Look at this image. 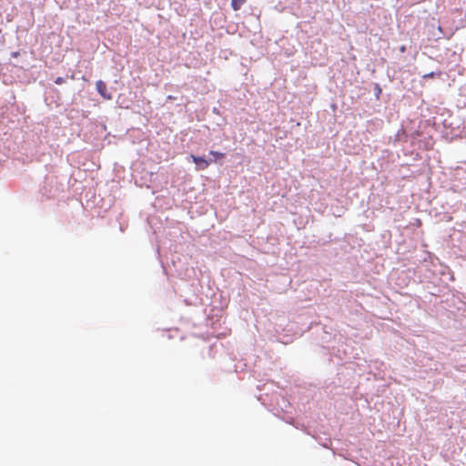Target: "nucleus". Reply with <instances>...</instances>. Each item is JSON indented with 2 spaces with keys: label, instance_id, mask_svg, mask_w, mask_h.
<instances>
[{
  "label": "nucleus",
  "instance_id": "1",
  "mask_svg": "<svg viewBox=\"0 0 466 466\" xmlns=\"http://www.w3.org/2000/svg\"><path fill=\"white\" fill-rule=\"evenodd\" d=\"M188 157L196 165V169L198 171L205 170L211 165V158H208L206 156L190 154Z\"/></svg>",
  "mask_w": 466,
  "mask_h": 466
},
{
  "label": "nucleus",
  "instance_id": "2",
  "mask_svg": "<svg viewBox=\"0 0 466 466\" xmlns=\"http://www.w3.org/2000/svg\"><path fill=\"white\" fill-rule=\"evenodd\" d=\"M443 132L446 137L454 138L460 136V126L454 127L452 122L443 121Z\"/></svg>",
  "mask_w": 466,
  "mask_h": 466
},
{
  "label": "nucleus",
  "instance_id": "3",
  "mask_svg": "<svg viewBox=\"0 0 466 466\" xmlns=\"http://www.w3.org/2000/svg\"><path fill=\"white\" fill-rule=\"evenodd\" d=\"M96 90L105 100H111L113 98L111 92L107 89L106 82L103 80H97L96 82Z\"/></svg>",
  "mask_w": 466,
  "mask_h": 466
},
{
  "label": "nucleus",
  "instance_id": "4",
  "mask_svg": "<svg viewBox=\"0 0 466 466\" xmlns=\"http://www.w3.org/2000/svg\"><path fill=\"white\" fill-rule=\"evenodd\" d=\"M439 274L441 276L440 281L443 286H447L449 281L454 280V276L449 268H441Z\"/></svg>",
  "mask_w": 466,
  "mask_h": 466
},
{
  "label": "nucleus",
  "instance_id": "5",
  "mask_svg": "<svg viewBox=\"0 0 466 466\" xmlns=\"http://www.w3.org/2000/svg\"><path fill=\"white\" fill-rule=\"evenodd\" d=\"M208 155L213 157V158H211V164L212 163H219V165H222L223 163L220 161L226 157L225 153H222L219 151H215V150H210L208 152Z\"/></svg>",
  "mask_w": 466,
  "mask_h": 466
},
{
  "label": "nucleus",
  "instance_id": "6",
  "mask_svg": "<svg viewBox=\"0 0 466 466\" xmlns=\"http://www.w3.org/2000/svg\"><path fill=\"white\" fill-rule=\"evenodd\" d=\"M407 138H408V135L404 128H400L395 136L396 142H406Z\"/></svg>",
  "mask_w": 466,
  "mask_h": 466
},
{
  "label": "nucleus",
  "instance_id": "7",
  "mask_svg": "<svg viewBox=\"0 0 466 466\" xmlns=\"http://www.w3.org/2000/svg\"><path fill=\"white\" fill-rule=\"evenodd\" d=\"M247 3V0H231L230 5L234 11H238Z\"/></svg>",
  "mask_w": 466,
  "mask_h": 466
},
{
  "label": "nucleus",
  "instance_id": "8",
  "mask_svg": "<svg viewBox=\"0 0 466 466\" xmlns=\"http://www.w3.org/2000/svg\"><path fill=\"white\" fill-rule=\"evenodd\" d=\"M373 90H374V96H375L376 100H380V95L382 94V89H381L380 84L375 83Z\"/></svg>",
  "mask_w": 466,
  "mask_h": 466
},
{
  "label": "nucleus",
  "instance_id": "9",
  "mask_svg": "<svg viewBox=\"0 0 466 466\" xmlns=\"http://www.w3.org/2000/svg\"><path fill=\"white\" fill-rule=\"evenodd\" d=\"M441 72H430L428 74H425L422 76V78L428 79V78H435L436 76H441Z\"/></svg>",
  "mask_w": 466,
  "mask_h": 466
},
{
  "label": "nucleus",
  "instance_id": "10",
  "mask_svg": "<svg viewBox=\"0 0 466 466\" xmlns=\"http://www.w3.org/2000/svg\"><path fill=\"white\" fill-rule=\"evenodd\" d=\"M66 77H63V76H57L54 82L56 84V85H62L64 83H66Z\"/></svg>",
  "mask_w": 466,
  "mask_h": 466
},
{
  "label": "nucleus",
  "instance_id": "11",
  "mask_svg": "<svg viewBox=\"0 0 466 466\" xmlns=\"http://www.w3.org/2000/svg\"><path fill=\"white\" fill-rule=\"evenodd\" d=\"M226 124H227V121H226V119H225V118H222V119H221V122L217 123V125H218V127L225 126Z\"/></svg>",
  "mask_w": 466,
  "mask_h": 466
},
{
  "label": "nucleus",
  "instance_id": "12",
  "mask_svg": "<svg viewBox=\"0 0 466 466\" xmlns=\"http://www.w3.org/2000/svg\"><path fill=\"white\" fill-rule=\"evenodd\" d=\"M212 112L216 115H220L219 109L216 106L212 108Z\"/></svg>",
  "mask_w": 466,
  "mask_h": 466
},
{
  "label": "nucleus",
  "instance_id": "13",
  "mask_svg": "<svg viewBox=\"0 0 466 466\" xmlns=\"http://www.w3.org/2000/svg\"><path fill=\"white\" fill-rule=\"evenodd\" d=\"M19 55H20V53L18 51H15V52L11 53V56H13V57H17V56H19Z\"/></svg>",
  "mask_w": 466,
  "mask_h": 466
},
{
  "label": "nucleus",
  "instance_id": "14",
  "mask_svg": "<svg viewBox=\"0 0 466 466\" xmlns=\"http://www.w3.org/2000/svg\"><path fill=\"white\" fill-rule=\"evenodd\" d=\"M406 49H407V48H406V46H400V52H401V53H405V52H406Z\"/></svg>",
  "mask_w": 466,
  "mask_h": 466
},
{
  "label": "nucleus",
  "instance_id": "15",
  "mask_svg": "<svg viewBox=\"0 0 466 466\" xmlns=\"http://www.w3.org/2000/svg\"><path fill=\"white\" fill-rule=\"evenodd\" d=\"M66 78H70V79H76V76H75V74H72V75H66Z\"/></svg>",
  "mask_w": 466,
  "mask_h": 466
},
{
  "label": "nucleus",
  "instance_id": "16",
  "mask_svg": "<svg viewBox=\"0 0 466 466\" xmlns=\"http://www.w3.org/2000/svg\"><path fill=\"white\" fill-rule=\"evenodd\" d=\"M331 107H332L333 110H335L337 108V106L335 104H332Z\"/></svg>",
  "mask_w": 466,
  "mask_h": 466
}]
</instances>
